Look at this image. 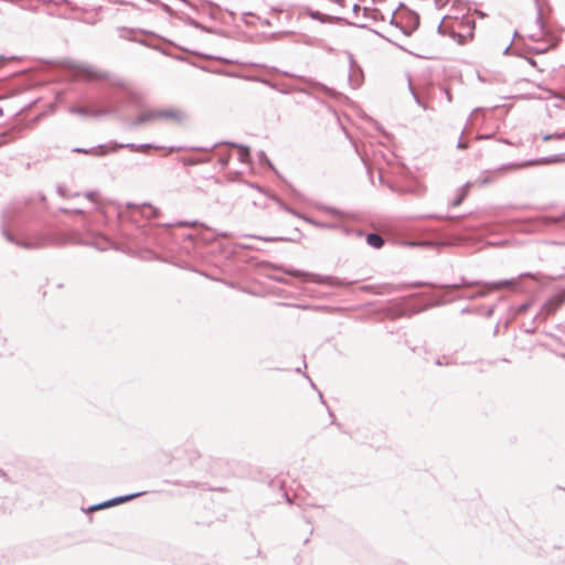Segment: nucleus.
I'll return each mask as SVG.
<instances>
[{
	"instance_id": "nucleus-1",
	"label": "nucleus",
	"mask_w": 565,
	"mask_h": 565,
	"mask_svg": "<svg viewBox=\"0 0 565 565\" xmlns=\"http://www.w3.org/2000/svg\"><path fill=\"white\" fill-rule=\"evenodd\" d=\"M565 302V295L552 297L546 300L541 311L534 317V320L545 321L551 315H553L563 303Z\"/></svg>"
},
{
	"instance_id": "nucleus-2",
	"label": "nucleus",
	"mask_w": 565,
	"mask_h": 565,
	"mask_svg": "<svg viewBox=\"0 0 565 565\" xmlns=\"http://www.w3.org/2000/svg\"><path fill=\"white\" fill-rule=\"evenodd\" d=\"M71 114H76L85 117H102L106 115H116L117 109L115 108H99L93 109L87 106H74L70 108Z\"/></svg>"
},
{
	"instance_id": "nucleus-3",
	"label": "nucleus",
	"mask_w": 565,
	"mask_h": 565,
	"mask_svg": "<svg viewBox=\"0 0 565 565\" xmlns=\"http://www.w3.org/2000/svg\"><path fill=\"white\" fill-rule=\"evenodd\" d=\"M551 163H565V153H557L548 157H544L537 160H529L519 164H509V167H526L534 164H551Z\"/></svg>"
},
{
	"instance_id": "nucleus-4",
	"label": "nucleus",
	"mask_w": 565,
	"mask_h": 565,
	"mask_svg": "<svg viewBox=\"0 0 565 565\" xmlns=\"http://www.w3.org/2000/svg\"><path fill=\"white\" fill-rule=\"evenodd\" d=\"M157 118L158 120H175L181 122L185 118V115L178 109H157Z\"/></svg>"
},
{
	"instance_id": "nucleus-5",
	"label": "nucleus",
	"mask_w": 565,
	"mask_h": 565,
	"mask_svg": "<svg viewBox=\"0 0 565 565\" xmlns=\"http://www.w3.org/2000/svg\"><path fill=\"white\" fill-rule=\"evenodd\" d=\"M121 148L129 149L130 151H134V152H145L148 149H152V148L159 149L158 146H153L152 143H141V145H136V143H114L113 147L109 149V151L110 152H116L118 149H121Z\"/></svg>"
},
{
	"instance_id": "nucleus-6",
	"label": "nucleus",
	"mask_w": 565,
	"mask_h": 565,
	"mask_svg": "<svg viewBox=\"0 0 565 565\" xmlns=\"http://www.w3.org/2000/svg\"><path fill=\"white\" fill-rule=\"evenodd\" d=\"M2 235H3V237L8 242H10L12 244H15V245H18L20 247L26 248V249L35 248V247L39 246L38 244H33V243H30V242H26V241H18V239H15L14 236L10 232H8L6 228L2 230Z\"/></svg>"
},
{
	"instance_id": "nucleus-7",
	"label": "nucleus",
	"mask_w": 565,
	"mask_h": 565,
	"mask_svg": "<svg viewBox=\"0 0 565 565\" xmlns=\"http://www.w3.org/2000/svg\"><path fill=\"white\" fill-rule=\"evenodd\" d=\"M486 282L479 280H468L465 277L460 278V281L451 285H440V288H450V289H459L460 287H471V286H484Z\"/></svg>"
},
{
	"instance_id": "nucleus-8",
	"label": "nucleus",
	"mask_w": 565,
	"mask_h": 565,
	"mask_svg": "<svg viewBox=\"0 0 565 565\" xmlns=\"http://www.w3.org/2000/svg\"><path fill=\"white\" fill-rule=\"evenodd\" d=\"M73 152H76V153H92V154H95V156H98V157H103V156H106L108 152H110L109 150H105L104 149V146L103 145H99L97 148H92V149H86V148H74L73 149Z\"/></svg>"
},
{
	"instance_id": "nucleus-9",
	"label": "nucleus",
	"mask_w": 565,
	"mask_h": 565,
	"mask_svg": "<svg viewBox=\"0 0 565 565\" xmlns=\"http://www.w3.org/2000/svg\"><path fill=\"white\" fill-rule=\"evenodd\" d=\"M143 494V492H137V493H130V494H126V495H119V497H115V498H111L109 500H107V504L110 507H114V505H117V504H120V503H125L131 499H135L139 495Z\"/></svg>"
},
{
	"instance_id": "nucleus-10",
	"label": "nucleus",
	"mask_w": 565,
	"mask_h": 565,
	"mask_svg": "<svg viewBox=\"0 0 565 565\" xmlns=\"http://www.w3.org/2000/svg\"><path fill=\"white\" fill-rule=\"evenodd\" d=\"M224 145H227V146H231V147H235L237 149H239V160L242 162H247L248 159H249V148L247 146H244V145H239V143H236V142H224Z\"/></svg>"
},
{
	"instance_id": "nucleus-11",
	"label": "nucleus",
	"mask_w": 565,
	"mask_h": 565,
	"mask_svg": "<svg viewBox=\"0 0 565 565\" xmlns=\"http://www.w3.org/2000/svg\"><path fill=\"white\" fill-rule=\"evenodd\" d=\"M366 243L374 248H381L384 245V239L377 233H369L366 235Z\"/></svg>"
},
{
	"instance_id": "nucleus-12",
	"label": "nucleus",
	"mask_w": 565,
	"mask_h": 565,
	"mask_svg": "<svg viewBox=\"0 0 565 565\" xmlns=\"http://www.w3.org/2000/svg\"><path fill=\"white\" fill-rule=\"evenodd\" d=\"M515 285H516V279H503V280L493 281V282H486L484 287L500 289L503 287H514Z\"/></svg>"
},
{
	"instance_id": "nucleus-13",
	"label": "nucleus",
	"mask_w": 565,
	"mask_h": 565,
	"mask_svg": "<svg viewBox=\"0 0 565 565\" xmlns=\"http://www.w3.org/2000/svg\"><path fill=\"white\" fill-rule=\"evenodd\" d=\"M355 17H359V12H363L364 17H371L372 19H377V15L381 14L377 10H369L367 8H361L358 3L353 4L352 8Z\"/></svg>"
},
{
	"instance_id": "nucleus-14",
	"label": "nucleus",
	"mask_w": 565,
	"mask_h": 565,
	"mask_svg": "<svg viewBox=\"0 0 565 565\" xmlns=\"http://www.w3.org/2000/svg\"><path fill=\"white\" fill-rule=\"evenodd\" d=\"M77 68L79 72L86 74L90 78H105L106 77L105 74L96 72L93 67H90L88 65L82 64Z\"/></svg>"
},
{
	"instance_id": "nucleus-15",
	"label": "nucleus",
	"mask_w": 565,
	"mask_h": 565,
	"mask_svg": "<svg viewBox=\"0 0 565 565\" xmlns=\"http://www.w3.org/2000/svg\"><path fill=\"white\" fill-rule=\"evenodd\" d=\"M274 200L278 203V205L286 212L292 214V215H296L302 220H305L306 222L308 223H311V224H316L311 218L307 217V216H303L301 214H299L298 212H296L294 209L287 206L281 200H279L278 198H274Z\"/></svg>"
},
{
	"instance_id": "nucleus-16",
	"label": "nucleus",
	"mask_w": 565,
	"mask_h": 565,
	"mask_svg": "<svg viewBox=\"0 0 565 565\" xmlns=\"http://www.w3.org/2000/svg\"><path fill=\"white\" fill-rule=\"evenodd\" d=\"M141 116L145 119V124L158 120L157 109H149V110L142 111Z\"/></svg>"
},
{
	"instance_id": "nucleus-17",
	"label": "nucleus",
	"mask_w": 565,
	"mask_h": 565,
	"mask_svg": "<svg viewBox=\"0 0 565 565\" xmlns=\"http://www.w3.org/2000/svg\"><path fill=\"white\" fill-rule=\"evenodd\" d=\"M565 220V211L559 214V215H555V216H543L542 217V221L546 224H556V223H559L562 221Z\"/></svg>"
},
{
	"instance_id": "nucleus-18",
	"label": "nucleus",
	"mask_w": 565,
	"mask_h": 565,
	"mask_svg": "<svg viewBox=\"0 0 565 565\" xmlns=\"http://www.w3.org/2000/svg\"><path fill=\"white\" fill-rule=\"evenodd\" d=\"M254 238L264 241V242H289L290 238L282 236H253Z\"/></svg>"
},
{
	"instance_id": "nucleus-19",
	"label": "nucleus",
	"mask_w": 565,
	"mask_h": 565,
	"mask_svg": "<svg viewBox=\"0 0 565 565\" xmlns=\"http://www.w3.org/2000/svg\"><path fill=\"white\" fill-rule=\"evenodd\" d=\"M543 141H550V140H564L565 139V131L563 132H555V134H546L542 137Z\"/></svg>"
},
{
	"instance_id": "nucleus-20",
	"label": "nucleus",
	"mask_w": 565,
	"mask_h": 565,
	"mask_svg": "<svg viewBox=\"0 0 565 565\" xmlns=\"http://www.w3.org/2000/svg\"><path fill=\"white\" fill-rule=\"evenodd\" d=\"M309 15L311 19L313 20H318L320 21L321 23H324L327 21H329V17L322 14L321 12L319 11H315V10H309Z\"/></svg>"
},
{
	"instance_id": "nucleus-21",
	"label": "nucleus",
	"mask_w": 565,
	"mask_h": 565,
	"mask_svg": "<svg viewBox=\"0 0 565 565\" xmlns=\"http://www.w3.org/2000/svg\"><path fill=\"white\" fill-rule=\"evenodd\" d=\"M326 281L332 287L349 285V282H344L342 279L337 277H326Z\"/></svg>"
},
{
	"instance_id": "nucleus-22",
	"label": "nucleus",
	"mask_w": 565,
	"mask_h": 565,
	"mask_svg": "<svg viewBox=\"0 0 565 565\" xmlns=\"http://www.w3.org/2000/svg\"><path fill=\"white\" fill-rule=\"evenodd\" d=\"M488 295V291L487 290H478L476 292H472V294H469V295H466L463 296L462 298L465 299H469V300H475V299H479V298H483Z\"/></svg>"
},
{
	"instance_id": "nucleus-23",
	"label": "nucleus",
	"mask_w": 565,
	"mask_h": 565,
	"mask_svg": "<svg viewBox=\"0 0 565 565\" xmlns=\"http://www.w3.org/2000/svg\"><path fill=\"white\" fill-rule=\"evenodd\" d=\"M209 161H210V159H207V158H204V159L188 158V159L183 160V164L184 166H195V164L204 163V162H209Z\"/></svg>"
},
{
	"instance_id": "nucleus-24",
	"label": "nucleus",
	"mask_w": 565,
	"mask_h": 565,
	"mask_svg": "<svg viewBox=\"0 0 565 565\" xmlns=\"http://www.w3.org/2000/svg\"><path fill=\"white\" fill-rule=\"evenodd\" d=\"M127 127L132 129L138 126L145 125V119L142 118L141 114L132 121L126 122Z\"/></svg>"
},
{
	"instance_id": "nucleus-25",
	"label": "nucleus",
	"mask_w": 565,
	"mask_h": 565,
	"mask_svg": "<svg viewBox=\"0 0 565 565\" xmlns=\"http://www.w3.org/2000/svg\"><path fill=\"white\" fill-rule=\"evenodd\" d=\"M106 508H109V505L107 504V500L106 501H103L100 503H97V504H93L90 505L87 511L88 512H92V511H97V510H100V509H106Z\"/></svg>"
},
{
	"instance_id": "nucleus-26",
	"label": "nucleus",
	"mask_w": 565,
	"mask_h": 565,
	"mask_svg": "<svg viewBox=\"0 0 565 565\" xmlns=\"http://www.w3.org/2000/svg\"><path fill=\"white\" fill-rule=\"evenodd\" d=\"M141 206H147L152 210L151 215L148 216V218H156L159 215V210L154 206H152L149 202H145L141 204Z\"/></svg>"
},
{
	"instance_id": "nucleus-27",
	"label": "nucleus",
	"mask_w": 565,
	"mask_h": 565,
	"mask_svg": "<svg viewBox=\"0 0 565 565\" xmlns=\"http://www.w3.org/2000/svg\"><path fill=\"white\" fill-rule=\"evenodd\" d=\"M537 321L539 320H534V318H533L531 323L527 324L526 327H524V332L530 333V334L534 333L535 330H536V322Z\"/></svg>"
},
{
	"instance_id": "nucleus-28",
	"label": "nucleus",
	"mask_w": 565,
	"mask_h": 565,
	"mask_svg": "<svg viewBox=\"0 0 565 565\" xmlns=\"http://www.w3.org/2000/svg\"><path fill=\"white\" fill-rule=\"evenodd\" d=\"M408 87H409V92L414 98V100L416 102L417 105H422V99L419 98L417 92L414 89V87L412 86V83L409 82L408 84Z\"/></svg>"
},
{
	"instance_id": "nucleus-29",
	"label": "nucleus",
	"mask_w": 565,
	"mask_h": 565,
	"mask_svg": "<svg viewBox=\"0 0 565 565\" xmlns=\"http://www.w3.org/2000/svg\"><path fill=\"white\" fill-rule=\"evenodd\" d=\"M408 87H409V92L414 98V100L416 102L417 105H422V99L419 98L417 92L414 89V87L412 86V83L409 82L408 84Z\"/></svg>"
},
{
	"instance_id": "nucleus-30",
	"label": "nucleus",
	"mask_w": 565,
	"mask_h": 565,
	"mask_svg": "<svg viewBox=\"0 0 565 565\" xmlns=\"http://www.w3.org/2000/svg\"><path fill=\"white\" fill-rule=\"evenodd\" d=\"M536 23H537L539 28L543 31L545 25H544V22L542 19V10L540 7H537Z\"/></svg>"
},
{
	"instance_id": "nucleus-31",
	"label": "nucleus",
	"mask_w": 565,
	"mask_h": 565,
	"mask_svg": "<svg viewBox=\"0 0 565 565\" xmlns=\"http://www.w3.org/2000/svg\"><path fill=\"white\" fill-rule=\"evenodd\" d=\"M465 196H466V192L462 191L461 194H459L452 202H451V205L452 206H458L462 203V201L465 200Z\"/></svg>"
},
{
	"instance_id": "nucleus-32",
	"label": "nucleus",
	"mask_w": 565,
	"mask_h": 565,
	"mask_svg": "<svg viewBox=\"0 0 565 565\" xmlns=\"http://www.w3.org/2000/svg\"><path fill=\"white\" fill-rule=\"evenodd\" d=\"M198 224V221H180L177 223L178 226L180 227H191V226H195Z\"/></svg>"
},
{
	"instance_id": "nucleus-33",
	"label": "nucleus",
	"mask_w": 565,
	"mask_h": 565,
	"mask_svg": "<svg viewBox=\"0 0 565 565\" xmlns=\"http://www.w3.org/2000/svg\"><path fill=\"white\" fill-rule=\"evenodd\" d=\"M258 159H259L260 162H266L269 167L273 168V166H271L269 159L267 158L265 151L262 150V151L258 152Z\"/></svg>"
},
{
	"instance_id": "nucleus-34",
	"label": "nucleus",
	"mask_w": 565,
	"mask_h": 565,
	"mask_svg": "<svg viewBox=\"0 0 565 565\" xmlns=\"http://www.w3.org/2000/svg\"><path fill=\"white\" fill-rule=\"evenodd\" d=\"M462 135H463V131H461L460 138H459V140L457 142V148L461 149V150H465V149L468 148V143L462 140Z\"/></svg>"
},
{
	"instance_id": "nucleus-35",
	"label": "nucleus",
	"mask_w": 565,
	"mask_h": 565,
	"mask_svg": "<svg viewBox=\"0 0 565 565\" xmlns=\"http://www.w3.org/2000/svg\"><path fill=\"white\" fill-rule=\"evenodd\" d=\"M228 160H230V156L228 154H222L220 158H218V162L222 167H226L227 163H228Z\"/></svg>"
},
{
	"instance_id": "nucleus-36",
	"label": "nucleus",
	"mask_w": 565,
	"mask_h": 565,
	"mask_svg": "<svg viewBox=\"0 0 565 565\" xmlns=\"http://www.w3.org/2000/svg\"><path fill=\"white\" fill-rule=\"evenodd\" d=\"M86 199H88L92 202H96L97 192L95 191H88L85 193Z\"/></svg>"
},
{
	"instance_id": "nucleus-37",
	"label": "nucleus",
	"mask_w": 565,
	"mask_h": 565,
	"mask_svg": "<svg viewBox=\"0 0 565 565\" xmlns=\"http://www.w3.org/2000/svg\"><path fill=\"white\" fill-rule=\"evenodd\" d=\"M284 271L288 275H291L294 277H299L302 275V273L298 269H284Z\"/></svg>"
},
{
	"instance_id": "nucleus-38",
	"label": "nucleus",
	"mask_w": 565,
	"mask_h": 565,
	"mask_svg": "<svg viewBox=\"0 0 565 565\" xmlns=\"http://www.w3.org/2000/svg\"><path fill=\"white\" fill-rule=\"evenodd\" d=\"M531 303L530 302H526V303H522L518 307V312L519 313H523L525 312L529 308H530Z\"/></svg>"
},
{
	"instance_id": "nucleus-39",
	"label": "nucleus",
	"mask_w": 565,
	"mask_h": 565,
	"mask_svg": "<svg viewBox=\"0 0 565 565\" xmlns=\"http://www.w3.org/2000/svg\"><path fill=\"white\" fill-rule=\"evenodd\" d=\"M43 3H54L56 6H60L62 3H66L67 0H41Z\"/></svg>"
},
{
	"instance_id": "nucleus-40",
	"label": "nucleus",
	"mask_w": 565,
	"mask_h": 565,
	"mask_svg": "<svg viewBox=\"0 0 565 565\" xmlns=\"http://www.w3.org/2000/svg\"><path fill=\"white\" fill-rule=\"evenodd\" d=\"M323 210L331 215H339V213H340L339 210H337L335 207L327 206V207H323Z\"/></svg>"
},
{
	"instance_id": "nucleus-41",
	"label": "nucleus",
	"mask_w": 565,
	"mask_h": 565,
	"mask_svg": "<svg viewBox=\"0 0 565 565\" xmlns=\"http://www.w3.org/2000/svg\"><path fill=\"white\" fill-rule=\"evenodd\" d=\"M426 217H429V218H448V215H440V214H429L427 215Z\"/></svg>"
},
{
	"instance_id": "nucleus-42",
	"label": "nucleus",
	"mask_w": 565,
	"mask_h": 565,
	"mask_svg": "<svg viewBox=\"0 0 565 565\" xmlns=\"http://www.w3.org/2000/svg\"><path fill=\"white\" fill-rule=\"evenodd\" d=\"M63 212L65 213H74V214H82L83 213V210H79V209H75V210H62Z\"/></svg>"
},
{
	"instance_id": "nucleus-43",
	"label": "nucleus",
	"mask_w": 565,
	"mask_h": 565,
	"mask_svg": "<svg viewBox=\"0 0 565 565\" xmlns=\"http://www.w3.org/2000/svg\"><path fill=\"white\" fill-rule=\"evenodd\" d=\"M551 93V95L555 98H558V99H565V97L561 94H557V93H553L552 90H548Z\"/></svg>"
},
{
	"instance_id": "nucleus-44",
	"label": "nucleus",
	"mask_w": 565,
	"mask_h": 565,
	"mask_svg": "<svg viewBox=\"0 0 565 565\" xmlns=\"http://www.w3.org/2000/svg\"><path fill=\"white\" fill-rule=\"evenodd\" d=\"M0 476H1L4 480H9V477H8L7 472H6L3 469H0Z\"/></svg>"
},
{
	"instance_id": "nucleus-45",
	"label": "nucleus",
	"mask_w": 565,
	"mask_h": 565,
	"mask_svg": "<svg viewBox=\"0 0 565 565\" xmlns=\"http://www.w3.org/2000/svg\"><path fill=\"white\" fill-rule=\"evenodd\" d=\"M217 145H213L211 147H205V148H200V150H203V151H211L212 149H214Z\"/></svg>"
},
{
	"instance_id": "nucleus-46",
	"label": "nucleus",
	"mask_w": 565,
	"mask_h": 565,
	"mask_svg": "<svg viewBox=\"0 0 565 565\" xmlns=\"http://www.w3.org/2000/svg\"><path fill=\"white\" fill-rule=\"evenodd\" d=\"M446 98L448 102H451V94L448 89H445Z\"/></svg>"
},
{
	"instance_id": "nucleus-47",
	"label": "nucleus",
	"mask_w": 565,
	"mask_h": 565,
	"mask_svg": "<svg viewBox=\"0 0 565 565\" xmlns=\"http://www.w3.org/2000/svg\"><path fill=\"white\" fill-rule=\"evenodd\" d=\"M329 415H330V417L332 418V419H331V424H337V423H335V416H334V414H333L330 409H329Z\"/></svg>"
},
{
	"instance_id": "nucleus-48",
	"label": "nucleus",
	"mask_w": 565,
	"mask_h": 565,
	"mask_svg": "<svg viewBox=\"0 0 565 565\" xmlns=\"http://www.w3.org/2000/svg\"><path fill=\"white\" fill-rule=\"evenodd\" d=\"M488 138H490L489 135H479V136H477V139H488Z\"/></svg>"
},
{
	"instance_id": "nucleus-49",
	"label": "nucleus",
	"mask_w": 565,
	"mask_h": 565,
	"mask_svg": "<svg viewBox=\"0 0 565 565\" xmlns=\"http://www.w3.org/2000/svg\"><path fill=\"white\" fill-rule=\"evenodd\" d=\"M522 277H532V275L530 273H523L519 276V278H522Z\"/></svg>"
},
{
	"instance_id": "nucleus-50",
	"label": "nucleus",
	"mask_w": 565,
	"mask_h": 565,
	"mask_svg": "<svg viewBox=\"0 0 565 565\" xmlns=\"http://www.w3.org/2000/svg\"><path fill=\"white\" fill-rule=\"evenodd\" d=\"M511 43L504 49L503 54H508L511 49Z\"/></svg>"
},
{
	"instance_id": "nucleus-51",
	"label": "nucleus",
	"mask_w": 565,
	"mask_h": 565,
	"mask_svg": "<svg viewBox=\"0 0 565 565\" xmlns=\"http://www.w3.org/2000/svg\"><path fill=\"white\" fill-rule=\"evenodd\" d=\"M136 206H137V205H136V204H134V203H130V202H128V203H127V207H136Z\"/></svg>"
},
{
	"instance_id": "nucleus-52",
	"label": "nucleus",
	"mask_w": 565,
	"mask_h": 565,
	"mask_svg": "<svg viewBox=\"0 0 565 565\" xmlns=\"http://www.w3.org/2000/svg\"><path fill=\"white\" fill-rule=\"evenodd\" d=\"M436 364H437V365H443V364H444V362L441 361V359H437Z\"/></svg>"
},
{
	"instance_id": "nucleus-53",
	"label": "nucleus",
	"mask_w": 565,
	"mask_h": 565,
	"mask_svg": "<svg viewBox=\"0 0 565 565\" xmlns=\"http://www.w3.org/2000/svg\"><path fill=\"white\" fill-rule=\"evenodd\" d=\"M423 109H427V105L422 102V105H419Z\"/></svg>"
},
{
	"instance_id": "nucleus-54",
	"label": "nucleus",
	"mask_w": 565,
	"mask_h": 565,
	"mask_svg": "<svg viewBox=\"0 0 565 565\" xmlns=\"http://www.w3.org/2000/svg\"><path fill=\"white\" fill-rule=\"evenodd\" d=\"M546 50H547V49H539V50H537V52H539V53H544V52H546Z\"/></svg>"
},
{
	"instance_id": "nucleus-55",
	"label": "nucleus",
	"mask_w": 565,
	"mask_h": 565,
	"mask_svg": "<svg viewBox=\"0 0 565 565\" xmlns=\"http://www.w3.org/2000/svg\"><path fill=\"white\" fill-rule=\"evenodd\" d=\"M530 64L535 65V61L533 58H529Z\"/></svg>"
},
{
	"instance_id": "nucleus-56",
	"label": "nucleus",
	"mask_w": 565,
	"mask_h": 565,
	"mask_svg": "<svg viewBox=\"0 0 565 565\" xmlns=\"http://www.w3.org/2000/svg\"><path fill=\"white\" fill-rule=\"evenodd\" d=\"M355 25H358L360 28H364L365 26V24H363V23H355Z\"/></svg>"
},
{
	"instance_id": "nucleus-57",
	"label": "nucleus",
	"mask_w": 565,
	"mask_h": 565,
	"mask_svg": "<svg viewBox=\"0 0 565 565\" xmlns=\"http://www.w3.org/2000/svg\"><path fill=\"white\" fill-rule=\"evenodd\" d=\"M57 191H58V193H64V190L62 189V186H58Z\"/></svg>"
},
{
	"instance_id": "nucleus-58",
	"label": "nucleus",
	"mask_w": 565,
	"mask_h": 565,
	"mask_svg": "<svg viewBox=\"0 0 565 565\" xmlns=\"http://www.w3.org/2000/svg\"><path fill=\"white\" fill-rule=\"evenodd\" d=\"M394 22V13L392 14V18H391V23Z\"/></svg>"
},
{
	"instance_id": "nucleus-59",
	"label": "nucleus",
	"mask_w": 565,
	"mask_h": 565,
	"mask_svg": "<svg viewBox=\"0 0 565 565\" xmlns=\"http://www.w3.org/2000/svg\"><path fill=\"white\" fill-rule=\"evenodd\" d=\"M40 200H41V201H44V200H45V196H44V195H41V196H40Z\"/></svg>"
},
{
	"instance_id": "nucleus-60",
	"label": "nucleus",
	"mask_w": 565,
	"mask_h": 565,
	"mask_svg": "<svg viewBox=\"0 0 565 565\" xmlns=\"http://www.w3.org/2000/svg\"><path fill=\"white\" fill-rule=\"evenodd\" d=\"M172 484H174V486H179V484H180V482L174 481V482H172Z\"/></svg>"
},
{
	"instance_id": "nucleus-61",
	"label": "nucleus",
	"mask_w": 565,
	"mask_h": 565,
	"mask_svg": "<svg viewBox=\"0 0 565 565\" xmlns=\"http://www.w3.org/2000/svg\"><path fill=\"white\" fill-rule=\"evenodd\" d=\"M4 60H6V57L0 55V61H4Z\"/></svg>"
},
{
	"instance_id": "nucleus-62",
	"label": "nucleus",
	"mask_w": 565,
	"mask_h": 565,
	"mask_svg": "<svg viewBox=\"0 0 565 565\" xmlns=\"http://www.w3.org/2000/svg\"><path fill=\"white\" fill-rule=\"evenodd\" d=\"M501 141L504 143H509V141L507 139H502Z\"/></svg>"
},
{
	"instance_id": "nucleus-63",
	"label": "nucleus",
	"mask_w": 565,
	"mask_h": 565,
	"mask_svg": "<svg viewBox=\"0 0 565 565\" xmlns=\"http://www.w3.org/2000/svg\"><path fill=\"white\" fill-rule=\"evenodd\" d=\"M2 114H3V110H2V108H0V116H1Z\"/></svg>"
}]
</instances>
